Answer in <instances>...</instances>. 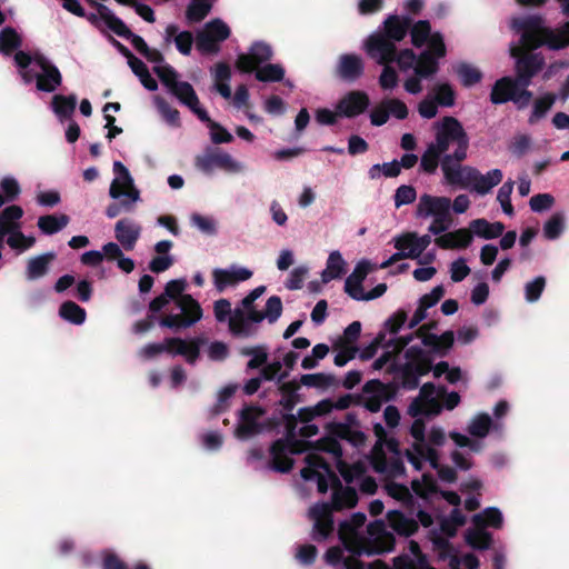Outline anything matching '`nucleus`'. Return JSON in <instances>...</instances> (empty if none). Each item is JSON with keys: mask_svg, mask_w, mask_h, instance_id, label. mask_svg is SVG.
<instances>
[{"mask_svg": "<svg viewBox=\"0 0 569 569\" xmlns=\"http://www.w3.org/2000/svg\"><path fill=\"white\" fill-rule=\"evenodd\" d=\"M178 31L179 27L177 24L167 26L164 37L166 42L169 43L173 38L178 51L183 56H189L193 44V36L190 31Z\"/></svg>", "mask_w": 569, "mask_h": 569, "instance_id": "cd10ccee", "label": "nucleus"}, {"mask_svg": "<svg viewBox=\"0 0 569 569\" xmlns=\"http://www.w3.org/2000/svg\"><path fill=\"white\" fill-rule=\"evenodd\" d=\"M533 50L527 49L523 44L522 48L513 47L510 54L516 59L515 71L516 81L525 89L532 83V78L536 77L545 67V57L541 53L532 52Z\"/></svg>", "mask_w": 569, "mask_h": 569, "instance_id": "0eeeda50", "label": "nucleus"}, {"mask_svg": "<svg viewBox=\"0 0 569 569\" xmlns=\"http://www.w3.org/2000/svg\"><path fill=\"white\" fill-rule=\"evenodd\" d=\"M216 289L222 292L227 287L234 286L252 277V271L246 268L214 269L212 272Z\"/></svg>", "mask_w": 569, "mask_h": 569, "instance_id": "6ab92c4d", "label": "nucleus"}, {"mask_svg": "<svg viewBox=\"0 0 569 569\" xmlns=\"http://www.w3.org/2000/svg\"><path fill=\"white\" fill-rule=\"evenodd\" d=\"M372 270V266L368 260L359 261L353 271L345 281V292L352 299L361 301L365 292L362 282Z\"/></svg>", "mask_w": 569, "mask_h": 569, "instance_id": "f3484780", "label": "nucleus"}, {"mask_svg": "<svg viewBox=\"0 0 569 569\" xmlns=\"http://www.w3.org/2000/svg\"><path fill=\"white\" fill-rule=\"evenodd\" d=\"M470 229L478 237L483 239H495L502 236L505 232V224L500 221L489 222L483 218H479L470 222Z\"/></svg>", "mask_w": 569, "mask_h": 569, "instance_id": "7c9ffc66", "label": "nucleus"}, {"mask_svg": "<svg viewBox=\"0 0 569 569\" xmlns=\"http://www.w3.org/2000/svg\"><path fill=\"white\" fill-rule=\"evenodd\" d=\"M214 0H191L186 10L189 23H198L206 19L213 7Z\"/></svg>", "mask_w": 569, "mask_h": 569, "instance_id": "4c0bfd02", "label": "nucleus"}, {"mask_svg": "<svg viewBox=\"0 0 569 569\" xmlns=\"http://www.w3.org/2000/svg\"><path fill=\"white\" fill-rule=\"evenodd\" d=\"M97 6V11H99L100 17L103 19L106 26L114 32L118 37H121L126 40H129L133 48L143 56L148 52L150 48L144 39L136 33H133L127 24L117 17L107 6L102 3H94Z\"/></svg>", "mask_w": 569, "mask_h": 569, "instance_id": "1a4fd4ad", "label": "nucleus"}, {"mask_svg": "<svg viewBox=\"0 0 569 569\" xmlns=\"http://www.w3.org/2000/svg\"><path fill=\"white\" fill-rule=\"evenodd\" d=\"M466 542L476 550H487L492 545V535L483 528L468 529L465 535Z\"/></svg>", "mask_w": 569, "mask_h": 569, "instance_id": "a19ab883", "label": "nucleus"}, {"mask_svg": "<svg viewBox=\"0 0 569 569\" xmlns=\"http://www.w3.org/2000/svg\"><path fill=\"white\" fill-rule=\"evenodd\" d=\"M556 101V96L552 93H546L543 97L538 98L532 108V112L529 117V123L533 124L541 118H543L547 112L552 108Z\"/></svg>", "mask_w": 569, "mask_h": 569, "instance_id": "864d4df0", "label": "nucleus"}, {"mask_svg": "<svg viewBox=\"0 0 569 569\" xmlns=\"http://www.w3.org/2000/svg\"><path fill=\"white\" fill-rule=\"evenodd\" d=\"M182 104L188 108L196 107L199 104V98L193 89V87L187 82L181 81L173 87L170 91Z\"/></svg>", "mask_w": 569, "mask_h": 569, "instance_id": "09e8293b", "label": "nucleus"}, {"mask_svg": "<svg viewBox=\"0 0 569 569\" xmlns=\"http://www.w3.org/2000/svg\"><path fill=\"white\" fill-rule=\"evenodd\" d=\"M367 517L362 512L353 513L350 519L340 522L338 537L343 547L356 555H381L393 550L396 539L387 530L382 520H375L367 526V536L359 533Z\"/></svg>", "mask_w": 569, "mask_h": 569, "instance_id": "f257e3e1", "label": "nucleus"}, {"mask_svg": "<svg viewBox=\"0 0 569 569\" xmlns=\"http://www.w3.org/2000/svg\"><path fill=\"white\" fill-rule=\"evenodd\" d=\"M446 153L433 143H429L421 156L420 168L423 172L432 174L437 171L439 162Z\"/></svg>", "mask_w": 569, "mask_h": 569, "instance_id": "79ce46f5", "label": "nucleus"}, {"mask_svg": "<svg viewBox=\"0 0 569 569\" xmlns=\"http://www.w3.org/2000/svg\"><path fill=\"white\" fill-rule=\"evenodd\" d=\"M141 228L130 219H120L114 226L116 239L126 250H132L140 237Z\"/></svg>", "mask_w": 569, "mask_h": 569, "instance_id": "b1692460", "label": "nucleus"}, {"mask_svg": "<svg viewBox=\"0 0 569 569\" xmlns=\"http://www.w3.org/2000/svg\"><path fill=\"white\" fill-rule=\"evenodd\" d=\"M206 340L196 337L190 341L181 338H166L162 343H148L141 350V356L146 359H152L162 352L170 355H179L186 357V360L193 365L200 356V347L204 345Z\"/></svg>", "mask_w": 569, "mask_h": 569, "instance_id": "423d86ee", "label": "nucleus"}, {"mask_svg": "<svg viewBox=\"0 0 569 569\" xmlns=\"http://www.w3.org/2000/svg\"><path fill=\"white\" fill-rule=\"evenodd\" d=\"M308 516L313 520L312 540L317 542L326 541L335 530L332 508L327 502L316 503L312 506Z\"/></svg>", "mask_w": 569, "mask_h": 569, "instance_id": "9b49d317", "label": "nucleus"}, {"mask_svg": "<svg viewBox=\"0 0 569 569\" xmlns=\"http://www.w3.org/2000/svg\"><path fill=\"white\" fill-rule=\"evenodd\" d=\"M532 92L518 84L515 78L506 76L498 79L492 86L490 101L502 104L512 101L518 109H525L532 99Z\"/></svg>", "mask_w": 569, "mask_h": 569, "instance_id": "6e6552de", "label": "nucleus"}, {"mask_svg": "<svg viewBox=\"0 0 569 569\" xmlns=\"http://www.w3.org/2000/svg\"><path fill=\"white\" fill-rule=\"evenodd\" d=\"M472 522L478 528L491 527L500 529L503 523V517L498 508L488 507L482 512L475 515Z\"/></svg>", "mask_w": 569, "mask_h": 569, "instance_id": "c9c22d12", "label": "nucleus"}, {"mask_svg": "<svg viewBox=\"0 0 569 569\" xmlns=\"http://www.w3.org/2000/svg\"><path fill=\"white\" fill-rule=\"evenodd\" d=\"M288 439H277L270 447L271 468L281 473H288L293 468V459L286 455L289 448Z\"/></svg>", "mask_w": 569, "mask_h": 569, "instance_id": "5701e85b", "label": "nucleus"}, {"mask_svg": "<svg viewBox=\"0 0 569 569\" xmlns=\"http://www.w3.org/2000/svg\"><path fill=\"white\" fill-rule=\"evenodd\" d=\"M346 262L339 251H332L327 260L326 269L321 272L322 283L339 279L345 273Z\"/></svg>", "mask_w": 569, "mask_h": 569, "instance_id": "f704fd0d", "label": "nucleus"}, {"mask_svg": "<svg viewBox=\"0 0 569 569\" xmlns=\"http://www.w3.org/2000/svg\"><path fill=\"white\" fill-rule=\"evenodd\" d=\"M433 100L438 106L452 107L456 100V93L449 83H440L435 87Z\"/></svg>", "mask_w": 569, "mask_h": 569, "instance_id": "69168bd1", "label": "nucleus"}, {"mask_svg": "<svg viewBox=\"0 0 569 569\" xmlns=\"http://www.w3.org/2000/svg\"><path fill=\"white\" fill-rule=\"evenodd\" d=\"M389 526L399 535L403 537L413 536L418 529L419 523L413 518H408L399 510H391L387 515Z\"/></svg>", "mask_w": 569, "mask_h": 569, "instance_id": "393cba45", "label": "nucleus"}, {"mask_svg": "<svg viewBox=\"0 0 569 569\" xmlns=\"http://www.w3.org/2000/svg\"><path fill=\"white\" fill-rule=\"evenodd\" d=\"M76 94H54L51 100V108L61 122L70 120L77 107Z\"/></svg>", "mask_w": 569, "mask_h": 569, "instance_id": "bb28decb", "label": "nucleus"}, {"mask_svg": "<svg viewBox=\"0 0 569 569\" xmlns=\"http://www.w3.org/2000/svg\"><path fill=\"white\" fill-rule=\"evenodd\" d=\"M461 162H456V158L445 154L441 159V169L443 176L449 184H459L461 188H469L467 180V168L470 166H461Z\"/></svg>", "mask_w": 569, "mask_h": 569, "instance_id": "aec40b11", "label": "nucleus"}, {"mask_svg": "<svg viewBox=\"0 0 569 569\" xmlns=\"http://www.w3.org/2000/svg\"><path fill=\"white\" fill-rule=\"evenodd\" d=\"M565 229V217L560 212L553 213L543 226V234L549 240L560 237Z\"/></svg>", "mask_w": 569, "mask_h": 569, "instance_id": "052dcab7", "label": "nucleus"}, {"mask_svg": "<svg viewBox=\"0 0 569 569\" xmlns=\"http://www.w3.org/2000/svg\"><path fill=\"white\" fill-rule=\"evenodd\" d=\"M62 83V74L53 64L44 69L42 73H37V89L43 92H53Z\"/></svg>", "mask_w": 569, "mask_h": 569, "instance_id": "473e14b6", "label": "nucleus"}, {"mask_svg": "<svg viewBox=\"0 0 569 569\" xmlns=\"http://www.w3.org/2000/svg\"><path fill=\"white\" fill-rule=\"evenodd\" d=\"M284 68L279 63H267L256 68L254 77L261 82H279L284 78Z\"/></svg>", "mask_w": 569, "mask_h": 569, "instance_id": "c03bdc74", "label": "nucleus"}, {"mask_svg": "<svg viewBox=\"0 0 569 569\" xmlns=\"http://www.w3.org/2000/svg\"><path fill=\"white\" fill-rule=\"evenodd\" d=\"M413 71L416 76L425 79L432 78L439 71V60H437L431 51H422L417 58Z\"/></svg>", "mask_w": 569, "mask_h": 569, "instance_id": "72a5a7b5", "label": "nucleus"}, {"mask_svg": "<svg viewBox=\"0 0 569 569\" xmlns=\"http://www.w3.org/2000/svg\"><path fill=\"white\" fill-rule=\"evenodd\" d=\"M406 363L392 362L387 368L388 373L400 375L401 387L415 390L419 386V378L431 371V359L419 346H411L405 351Z\"/></svg>", "mask_w": 569, "mask_h": 569, "instance_id": "20e7f679", "label": "nucleus"}, {"mask_svg": "<svg viewBox=\"0 0 569 569\" xmlns=\"http://www.w3.org/2000/svg\"><path fill=\"white\" fill-rule=\"evenodd\" d=\"M386 490L391 498L401 501L407 507H413L416 500L405 485L390 482L386 486Z\"/></svg>", "mask_w": 569, "mask_h": 569, "instance_id": "13d9d810", "label": "nucleus"}, {"mask_svg": "<svg viewBox=\"0 0 569 569\" xmlns=\"http://www.w3.org/2000/svg\"><path fill=\"white\" fill-rule=\"evenodd\" d=\"M455 342L453 331H445L441 336L432 335L423 339V346L431 349L432 352L443 357L452 348Z\"/></svg>", "mask_w": 569, "mask_h": 569, "instance_id": "2f4dec72", "label": "nucleus"}, {"mask_svg": "<svg viewBox=\"0 0 569 569\" xmlns=\"http://www.w3.org/2000/svg\"><path fill=\"white\" fill-rule=\"evenodd\" d=\"M22 44L20 34L12 27H6L0 31V52L10 56Z\"/></svg>", "mask_w": 569, "mask_h": 569, "instance_id": "37998d69", "label": "nucleus"}, {"mask_svg": "<svg viewBox=\"0 0 569 569\" xmlns=\"http://www.w3.org/2000/svg\"><path fill=\"white\" fill-rule=\"evenodd\" d=\"M218 43L227 40L230 37V28L221 19H213L209 21L204 29Z\"/></svg>", "mask_w": 569, "mask_h": 569, "instance_id": "0e129e2a", "label": "nucleus"}, {"mask_svg": "<svg viewBox=\"0 0 569 569\" xmlns=\"http://www.w3.org/2000/svg\"><path fill=\"white\" fill-rule=\"evenodd\" d=\"M362 391L363 393H383L390 396V400H392L398 391V386L396 383H385L379 379H371L363 385Z\"/></svg>", "mask_w": 569, "mask_h": 569, "instance_id": "bf43d9fd", "label": "nucleus"}, {"mask_svg": "<svg viewBox=\"0 0 569 569\" xmlns=\"http://www.w3.org/2000/svg\"><path fill=\"white\" fill-rule=\"evenodd\" d=\"M59 315L62 319L73 323L82 325L86 320V310L73 301H64L59 308Z\"/></svg>", "mask_w": 569, "mask_h": 569, "instance_id": "3c124183", "label": "nucleus"}, {"mask_svg": "<svg viewBox=\"0 0 569 569\" xmlns=\"http://www.w3.org/2000/svg\"><path fill=\"white\" fill-rule=\"evenodd\" d=\"M300 383L309 388L326 389L336 385V377L323 372L307 373L301 376Z\"/></svg>", "mask_w": 569, "mask_h": 569, "instance_id": "603ef678", "label": "nucleus"}, {"mask_svg": "<svg viewBox=\"0 0 569 569\" xmlns=\"http://www.w3.org/2000/svg\"><path fill=\"white\" fill-rule=\"evenodd\" d=\"M409 31L411 36V43L416 48L423 47L428 39L433 34L431 32V24L428 20H419L416 23H411Z\"/></svg>", "mask_w": 569, "mask_h": 569, "instance_id": "8fccbe9b", "label": "nucleus"}, {"mask_svg": "<svg viewBox=\"0 0 569 569\" xmlns=\"http://www.w3.org/2000/svg\"><path fill=\"white\" fill-rule=\"evenodd\" d=\"M441 411L442 405L438 398L427 399L425 401H422L421 399H413L408 408V415L413 418L420 416L436 417L440 415Z\"/></svg>", "mask_w": 569, "mask_h": 569, "instance_id": "c85d7f7f", "label": "nucleus"}, {"mask_svg": "<svg viewBox=\"0 0 569 569\" xmlns=\"http://www.w3.org/2000/svg\"><path fill=\"white\" fill-rule=\"evenodd\" d=\"M455 71L459 77L463 87L470 88L479 83L482 79V72L467 62H460L456 66Z\"/></svg>", "mask_w": 569, "mask_h": 569, "instance_id": "49530a36", "label": "nucleus"}, {"mask_svg": "<svg viewBox=\"0 0 569 569\" xmlns=\"http://www.w3.org/2000/svg\"><path fill=\"white\" fill-rule=\"evenodd\" d=\"M317 449L327 453H331L338 461L343 455L339 439H337L336 436H331L330 433H327V436L317 441Z\"/></svg>", "mask_w": 569, "mask_h": 569, "instance_id": "e2e57ef3", "label": "nucleus"}, {"mask_svg": "<svg viewBox=\"0 0 569 569\" xmlns=\"http://www.w3.org/2000/svg\"><path fill=\"white\" fill-rule=\"evenodd\" d=\"M194 166L206 174H210L214 169L233 171L237 167L232 157L217 147H208L203 153L196 156Z\"/></svg>", "mask_w": 569, "mask_h": 569, "instance_id": "9d476101", "label": "nucleus"}, {"mask_svg": "<svg viewBox=\"0 0 569 569\" xmlns=\"http://www.w3.org/2000/svg\"><path fill=\"white\" fill-rule=\"evenodd\" d=\"M365 72V64L361 57L355 53H345L339 57L336 73L345 81L353 82Z\"/></svg>", "mask_w": 569, "mask_h": 569, "instance_id": "a211bd4d", "label": "nucleus"}, {"mask_svg": "<svg viewBox=\"0 0 569 569\" xmlns=\"http://www.w3.org/2000/svg\"><path fill=\"white\" fill-rule=\"evenodd\" d=\"M23 216V209L20 206L11 204L4 208L0 214V230L8 229V232L20 229L17 221Z\"/></svg>", "mask_w": 569, "mask_h": 569, "instance_id": "a18cd8bd", "label": "nucleus"}, {"mask_svg": "<svg viewBox=\"0 0 569 569\" xmlns=\"http://www.w3.org/2000/svg\"><path fill=\"white\" fill-rule=\"evenodd\" d=\"M466 171L469 188L471 187L479 194L488 193L493 187L498 186L503 178V173L500 169H492L486 174H482L476 168H467Z\"/></svg>", "mask_w": 569, "mask_h": 569, "instance_id": "4468645a", "label": "nucleus"}, {"mask_svg": "<svg viewBox=\"0 0 569 569\" xmlns=\"http://www.w3.org/2000/svg\"><path fill=\"white\" fill-rule=\"evenodd\" d=\"M327 433L345 440L356 448L363 447L367 442V435L360 429L348 428L342 423L329 422L326 425Z\"/></svg>", "mask_w": 569, "mask_h": 569, "instance_id": "4be33fe9", "label": "nucleus"}, {"mask_svg": "<svg viewBox=\"0 0 569 569\" xmlns=\"http://www.w3.org/2000/svg\"><path fill=\"white\" fill-rule=\"evenodd\" d=\"M492 421L489 415H478L468 426V432L478 438H485L491 428Z\"/></svg>", "mask_w": 569, "mask_h": 569, "instance_id": "680f3d73", "label": "nucleus"}, {"mask_svg": "<svg viewBox=\"0 0 569 569\" xmlns=\"http://www.w3.org/2000/svg\"><path fill=\"white\" fill-rule=\"evenodd\" d=\"M229 330L234 337L248 338L254 335L256 330L246 317V311L236 308L229 318Z\"/></svg>", "mask_w": 569, "mask_h": 569, "instance_id": "c756f323", "label": "nucleus"}, {"mask_svg": "<svg viewBox=\"0 0 569 569\" xmlns=\"http://www.w3.org/2000/svg\"><path fill=\"white\" fill-rule=\"evenodd\" d=\"M370 100L365 91H351L347 93L337 104L338 113L347 117L355 118L363 113L369 107Z\"/></svg>", "mask_w": 569, "mask_h": 569, "instance_id": "2eb2a0df", "label": "nucleus"}, {"mask_svg": "<svg viewBox=\"0 0 569 569\" xmlns=\"http://www.w3.org/2000/svg\"><path fill=\"white\" fill-rule=\"evenodd\" d=\"M56 259L54 252H46L43 254L30 258L26 268V277L28 280H37L46 274L50 270V264Z\"/></svg>", "mask_w": 569, "mask_h": 569, "instance_id": "a878e982", "label": "nucleus"}, {"mask_svg": "<svg viewBox=\"0 0 569 569\" xmlns=\"http://www.w3.org/2000/svg\"><path fill=\"white\" fill-rule=\"evenodd\" d=\"M332 501L330 507L332 511H340L343 508H353L358 502V495L352 487H342L340 479L335 472H331Z\"/></svg>", "mask_w": 569, "mask_h": 569, "instance_id": "dca6fc26", "label": "nucleus"}, {"mask_svg": "<svg viewBox=\"0 0 569 569\" xmlns=\"http://www.w3.org/2000/svg\"><path fill=\"white\" fill-rule=\"evenodd\" d=\"M546 287V278L542 276L536 277L532 281L526 283L525 297L528 302H536Z\"/></svg>", "mask_w": 569, "mask_h": 569, "instance_id": "774afa93", "label": "nucleus"}, {"mask_svg": "<svg viewBox=\"0 0 569 569\" xmlns=\"http://www.w3.org/2000/svg\"><path fill=\"white\" fill-rule=\"evenodd\" d=\"M69 222L70 218L64 213L46 214L38 219V227L44 234H54L66 228Z\"/></svg>", "mask_w": 569, "mask_h": 569, "instance_id": "e433bc0d", "label": "nucleus"}, {"mask_svg": "<svg viewBox=\"0 0 569 569\" xmlns=\"http://www.w3.org/2000/svg\"><path fill=\"white\" fill-rule=\"evenodd\" d=\"M412 19L409 16L391 14L383 22V32L392 42L405 39L411 27Z\"/></svg>", "mask_w": 569, "mask_h": 569, "instance_id": "412c9836", "label": "nucleus"}, {"mask_svg": "<svg viewBox=\"0 0 569 569\" xmlns=\"http://www.w3.org/2000/svg\"><path fill=\"white\" fill-rule=\"evenodd\" d=\"M510 28L521 34V44L530 50L543 46L550 50H561L569 46V21L560 30H553L545 26V18L541 14H529L512 17Z\"/></svg>", "mask_w": 569, "mask_h": 569, "instance_id": "f03ea898", "label": "nucleus"}, {"mask_svg": "<svg viewBox=\"0 0 569 569\" xmlns=\"http://www.w3.org/2000/svg\"><path fill=\"white\" fill-rule=\"evenodd\" d=\"M198 321H199V316L191 319V318L182 317L181 315H168V316L160 318L159 323L161 327H166V328L172 329L174 331H178L183 328H189Z\"/></svg>", "mask_w": 569, "mask_h": 569, "instance_id": "4d7b16f0", "label": "nucleus"}, {"mask_svg": "<svg viewBox=\"0 0 569 569\" xmlns=\"http://www.w3.org/2000/svg\"><path fill=\"white\" fill-rule=\"evenodd\" d=\"M433 129L435 142L432 143L438 149L446 153L450 144L455 143L457 146L455 151L448 154L456 158V162L466 160L469 149V137L457 118L446 116L440 121L433 123Z\"/></svg>", "mask_w": 569, "mask_h": 569, "instance_id": "7ed1b4c3", "label": "nucleus"}, {"mask_svg": "<svg viewBox=\"0 0 569 569\" xmlns=\"http://www.w3.org/2000/svg\"><path fill=\"white\" fill-rule=\"evenodd\" d=\"M272 56V49L268 43L257 41L251 44L248 53L238 56L236 68L242 73H251L260 64L269 62Z\"/></svg>", "mask_w": 569, "mask_h": 569, "instance_id": "f8f14e48", "label": "nucleus"}, {"mask_svg": "<svg viewBox=\"0 0 569 569\" xmlns=\"http://www.w3.org/2000/svg\"><path fill=\"white\" fill-rule=\"evenodd\" d=\"M178 308L181 310V316L186 318H194L199 316V320L202 317V309L199 302L190 295L181 296L177 299Z\"/></svg>", "mask_w": 569, "mask_h": 569, "instance_id": "5fc2aeb1", "label": "nucleus"}, {"mask_svg": "<svg viewBox=\"0 0 569 569\" xmlns=\"http://www.w3.org/2000/svg\"><path fill=\"white\" fill-rule=\"evenodd\" d=\"M451 200L447 197H435L430 194H422L417 206L416 214L419 218L433 217V221L428 230L432 234H440L447 231L451 223L452 217L450 213Z\"/></svg>", "mask_w": 569, "mask_h": 569, "instance_id": "39448f33", "label": "nucleus"}, {"mask_svg": "<svg viewBox=\"0 0 569 569\" xmlns=\"http://www.w3.org/2000/svg\"><path fill=\"white\" fill-rule=\"evenodd\" d=\"M240 355L251 357L247 362V369L253 370L262 367L268 361V352L266 346L243 347L240 349Z\"/></svg>", "mask_w": 569, "mask_h": 569, "instance_id": "de8ad7c7", "label": "nucleus"}, {"mask_svg": "<svg viewBox=\"0 0 569 569\" xmlns=\"http://www.w3.org/2000/svg\"><path fill=\"white\" fill-rule=\"evenodd\" d=\"M513 186L515 182L511 179H509L499 188L497 194V200L500 202L502 211L508 216H512L515 213L511 203V193L513 191Z\"/></svg>", "mask_w": 569, "mask_h": 569, "instance_id": "338daca9", "label": "nucleus"}, {"mask_svg": "<svg viewBox=\"0 0 569 569\" xmlns=\"http://www.w3.org/2000/svg\"><path fill=\"white\" fill-rule=\"evenodd\" d=\"M109 196L112 199H126L131 203V210L133 209V203L140 200V191L132 186H121L120 179H113L110 188Z\"/></svg>", "mask_w": 569, "mask_h": 569, "instance_id": "58836bf2", "label": "nucleus"}, {"mask_svg": "<svg viewBox=\"0 0 569 569\" xmlns=\"http://www.w3.org/2000/svg\"><path fill=\"white\" fill-rule=\"evenodd\" d=\"M412 491L422 499H428L430 493L437 492V485L431 475L425 473L422 480L411 481Z\"/></svg>", "mask_w": 569, "mask_h": 569, "instance_id": "6e6d98bb", "label": "nucleus"}, {"mask_svg": "<svg viewBox=\"0 0 569 569\" xmlns=\"http://www.w3.org/2000/svg\"><path fill=\"white\" fill-rule=\"evenodd\" d=\"M300 388L299 382L296 380L282 382L279 386V391L281 392L280 406L284 409L286 412H291L299 401L298 390Z\"/></svg>", "mask_w": 569, "mask_h": 569, "instance_id": "ea45409f", "label": "nucleus"}, {"mask_svg": "<svg viewBox=\"0 0 569 569\" xmlns=\"http://www.w3.org/2000/svg\"><path fill=\"white\" fill-rule=\"evenodd\" d=\"M396 43L380 32L368 37L366 41V51L368 56L379 64H389L395 62Z\"/></svg>", "mask_w": 569, "mask_h": 569, "instance_id": "ddd939ff", "label": "nucleus"}]
</instances>
